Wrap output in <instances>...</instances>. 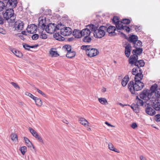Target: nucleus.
Returning a JSON list of instances; mask_svg holds the SVG:
<instances>
[{"instance_id":"3","label":"nucleus","mask_w":160,"mask_h":160,"mask_svg":"<svg viewBox=\"0 0 160 160\" xmlns=\"http://www.w3.org/2000/svg\"><path fill=\"white\" fill-rule=\"evenodd\" d=\"M8 7L7 8H4L6 11L5 12L3 13V18L8 22L10 23L14 22L16 18V15L14 14L13 8Z\"/></svg>"},{"instance_id":"6","label":"nucleus","mask_w":160,"mask_h":160,"mask_svg":"<svg viewBox=\"0 0 160 160\" xmlns=\"http://www.w3.org/2000/svg\"><path fill=\"white\" fill-rule=\"evenodd\" d=\"M112 21L113 23L115 24L116 27L118 30H125L127 32L130 31L129 29L125 26L122 25L121 26H120V21L119 20V18L116 16H114L112 19Z\"/></svg>"},{"instance_id":"44","label":"nucleus","mask_w":160,"mask_h":160,"mask_svg":"<svg viewBox=\"0 0 160 160\" xmlns=\"http://www.w3.org/2000/svg\"><path fill=\"white\" fill-rule=\"evenodd\" d=\"M63 48L65 49L68 52L71 51V46L70 45H65L63 47Z\"/></svg>"},{"instance_id":"55","label":"nucleus","mask_w":160,"mask_h":160,"mask_svg":"<svg viewBox=\"0 0 160 160\" xmlns=\"http://www.w3.org/2000/svg\"><path fill=\"white\" fill-rule=\"evenodd\" d=\"M0 33L3 34H5L6 33V31L2 28H0Z\"/></svg>"},{"instance_id":"5","label":"nucleus","mask_w":160,"mask_h":160,"mask_svg":"<svg viewBox=\"0 0 160 160\" xmlns=\"http://www.w3.org/2000/svg\"><path fill=\"white\" fill-rule=\"evenodd\" d=\"M62 24H58L57 25L54 23H49L45 28V31L49 33H53L57 30H59L60 26H62Z\"/></svg>"},{"instance_id":"8","label":"nucleus","mask_w":160,"mask_h":160,"mask_svg":"<svg viewBox=\"0 0 160 160\" xmlns=\"http://www.w3.org/2000/svg\"><path fill=\"white\" fill-rule=\"evenodd\" d=\"M149 105L152 106L153 108L157 111L160 110V101L158 99L154 98L153 99L151 100V102L147 103Z\"/></svg>"},{"instance_id":"28","label":"nucleus","mask_w":160,"mask_h":160,"mask_svg":"<svg viewBox=\"0 0 160 160\" xmlns=\"http://www.w3.org/2000/svg\"><path fill=\"white\" fill-rule=\"evenodd\" d=\"M143 77V75L142 73L135 75L134 77L135 82H141Z\"/></svg>"},{"instance_id":"14","label":"nucleus","mask_w":160,"mask_h":160,"mask_svg":"<svg viewBox=\"0 0 160 160\" xmlns=\"http://www.w3.org/2000/svg\"><path fill=\"white\" fill-rule=\"evenodd\" d=\"M38 26L41 27L42 29L44 30L46 26L45 25L46 18L44 16L39 17L38 19Z\"/></svg>"},{"instance_id":"10","label":"nucleus","mask_w":160,"mask_h":160,"mask_svg":"<svg viewBox=\"0 0 160 160\" xmlns=\"http://www.w3.org/2000/svg\"><path fill=\"white\" fill-rule=\"evenodd\" d=\"M24 23L22 21L18 20L15 22L14 28L18 32L21 31L23 28Z\"/></svg>"},{"instance_id":"23","label":"nucleus","mask_w":160,"mask_h":160,"mask_svg":"<svg viewBox=\"0 0 160 160\" xmlns=\"http://www.w3.org/2000/svg\"><path fill=\"white\" fill-rule=\"evenodd\" d=\"M142 43L140 40H138L136 42L132 43V45L135 48H141L142 46Z\"/></svg>"},{"instance_id":"59","label":"nucleus","mask_w":160,"mask_h":160,"mask_svg":"<svg viewBox=\"0 0 160 160\" xmlns=\"http://www.w3.org/2000/svg\"><path fill=\"white\" fill-rule=\"evenodd\" d=\"M117 104L120 105L122 107H123L124 106H127V105L129 106V105L128 104H123L120 102H118L117 103Z\"/></svg>"},{"instance_id":"20","label":"nucleus","mask_w":160,"mask_h":160,"mask_svg":"<svg viewBox=\"0 0 160 160\" xmlns=\"http://www.w3.org/2000/svg\"><path fill=\"white\" fill-rule=\"evenodd\" d=\"M130 23V20L128 19H124L122 20V21H120V26H121L123 25V26H125V27L128 28L130 30V28L129 27L127 26L128 24Z\"/></svg>"},{"instance_id":"38","label":"nucleus","mask_w":160,"mask_h":160,"mask_svg":"<svg viewBox=\"0 0 160 160\" xmlns=\"http://www.w3.org/2000/svg\"><path fill=\"white\" fill-rule=\"evenodd\" d=\"M99 102L102 104L106 105L108 104L107 99L104 98H98Z\"/></svg>"},{"instance_id":"13","label":"nucleus","mask_w":160,"mask_h":160,"mask_svg":"<svg viewBox=\"0 0 160 160\" xmlns=\"http://www.w3.org/2000/svg\"><path fill=\"white\" fill-rule=\"evenodd\" d=\"M144 86V83L141 82H135L133 85V88L134 91H139L142 89Z\"/></svg>"},{"instance_id":"56","label":"nucleus","mask_w":160,"mask_h":160,"mask_svg":"<svg viewBox=\"0 0 160 160\" xmlns=\"http://www.w3.org/2000/svg\"><path fill=\"white\" fill-rule=\"evenodd\" d=\"M75 39V38H73V37L69 38H67V41L68 42H70L72 41H73Z\"/></svg>"},{"instance_id":"33","label":"nucleus","mask_w":160,"mask_h":160,"mask_svg":"<svg viewBox=\"0 0 160 160\" xmlns=\"http://www.w3.org/2000/svg\"><path fill=\"white\" fill-rule=\"evenodd\" d=\"M82 41L85 42L89 43L92 40V38L90 36H84L82 39Z\"/></svg>"},{"instance_id":"57","label":"nucleus","mask_w":160,"mask_h":160,"mask_svg":"<svg viewBox=\"0 0 160 160\" xmlns=\"http://www.w3.org/2000/svg\"><path fill=\"white\" fill-rule=\"evenodd\" d=\"M24 140L26 144L31 142L29 140V139L26 137H24Z\"/></svg>"},{"instance_id":"49","label":"nucleus","mask_w":160,"mask_h":160,"mask_svg":"<svg viewBox=\"0 0 160 160\" xmlns=\"http://www.w3.org/2000/svg\"><path fill=\"white\" fill-rule=\"evenodd\" d=\"M23 47L26 50H29L30 45L26 43H24L23 44Z\"/></svg>"},{"instance_id":"64","label":"nucleus","mask_w":160,"mask_h":160,"mask_svg":"<svg viewBox=\"0 0 160 160\" xmlns=\"http://www.w3.org/2000/svg\"><path fill=\"white\" fill-rule=\"evenodd\" d=\"M3 23V19L0 16V24H2Z\"/></svg>"},{"instance_id":"12","label":"nucleus","mask_w":160,"mask_h":160,"mask_svg":"<svg viewBox=\"0 0 160 160\" xmlns=\"http://www.w3.org/2000/svg\"><path fill=\"white\" fill-rule=\"evenodd\" d=\"M99 51L97 49L91 47L87 55L90 57H92L97 55Z\"/></svg>"},{"instance_id":"51","label":"nucleus","mask_w":160,"mask_h":160,"mask_svg":"<svg viewBox=\"0 0 160 160\" xmlns=\"http://www.w3.org/2000/svg\"><path fill=\"white\" fill-rule=\"evenodd\" d=\"M155 120L157 122L160 121V115L157 114L155 116Z\"/></svg>"},{"instance_id":"52","label":"nucleus","mask_w":160,"mask_h":160,"mask_svg":"<svg viewBox=\"0 0 160 160\" xmlns=\"http://www.w3.org/2000/svg\"><path fill=\"white\" fill-rule=\"evenodd\" d=\"M121 34H122L123 35L124 37L125 38L127 39L128 41L130 42V35H128V37H127V38L126 37V35L125 34H124L122 32H121Z\"/></svg>"},{"instance_id":"61","label":"nucleus","mask_w":160,"mask_h":160,"mask_svg":"<svg viewBox=\"0 0 160 160\" xmlns=\"http://www.w3.org/2000/svg\"><path fill=\"white\" fill-rule=\"evenodd\" d=\"M40 142L43 143V140L42 138L41 137L39 138H38V139Z\"/></svg>"},{"instance_id":"24","label":"nucleus","mask_w":160,"mask_h":160,"mask_svg":"<svg viewBox=\"0 0 160 160\" xmlns=\"http://www.w3.org/2000/svg\"><path fill=\"white\" fill-rule=\"evenodd\" d=\"M125 53L127 57H129L130 55V44L129 43L125 46Z\"/></svg>"},{"instance_id":"7","label":"nucleus","mask_w":160,"mask_h":160,"mask_svg":"<svg viewBox=\"0 0 160 160\" xmlns=\"http://www.w3.org/2000/svg\"><path fill=\"white\" fill-rule=\"evenodd\" d=\"M2 2L4 4V8H7L8 7L11 8H15L17 5V0H3Z\"/></svg>"},{"instance_id":"26","label":"nucleus","mask_w":160,"mask_h":160,"mask_svg":"<svg viewBox=\"0 0 160 160\" xmlns=\"http://www.w3.org/2000/svg\"><path fill=\"white\" fill-rule=\"evenodd\" d=\"M129 80V78L128 76L126 75L125 76L124 78L122 79L121 82V84L123 86H125L127 84Z\"/></svg>"},{"instance_id":"21","label":"nucleus","mask_w":160,"mask_h":160,"mask_svg":"<svg viewBox=\"0 0 160 160\" xmlns=\"http://www.w3.org/2000/svg\"><path fill=\"white\" fill-rule=\"evenodd\" d=\"M141 73H142V70L140 68L136 67L133 68L132 70V73L135 76Z\"/></svg>"},{"instance_id":"40","label":"nucleus","mask_w":160,"mask_h":160,"mask_svg":"<svg viewBox=\"0 0 160 160\" xmlns=\"http://www.w3.org/2000/svg\"><path fill=\"white\" fill-rule=\"evenodd\" d=\"M28 129L32 135L34 137L38 134L37 132L31 127H29Z\"/></svg>"},{"instance_id":"53","label":"nucleus","mask_w":160,"mask_h":160,"mask_svg":"<svg viewBox=\"0 0 160 160\" xmlns=\"http://www.w3.org/2000/svg\"><path fill=\"white\" fill-rule=\"evenodd\" d=\"M11 83L15 88H18L19 89H20V87L16 83L14 82H12Z\"/></svg>"},{"instance_id":"2","label":"nucleus","mask_w":160,"mask_h":160,"mask_svg":"<svg viewBox=\"0 0 160 160\" xmlns=\"http://www.w3.org/2000/svg\"><path fill=\"white\" fill-rule=\"evenodd\" d=\"M60 32H57V34H53L54 38L56 40L59 41H63L64 40V38L60 35V33L64 36H69L72 32V30L71 28L68 27H65L63 28H59Z\"/></svg>"},{"instance_id":"54","label":"nucleus","mask_w":160,"mask_h":160,"mask_svg":"<svg viewBox=\"0 0 160 160\" xmlns=\"http://www.w3.org/2000/svg\"><path fill=\"white\" fill-rule=\"evenodd\" d=\"M137 125L136 124V123H135V122H134V123H133L131 126V127L133 129H135L136 128H137Z\"/></svg>"},{"instance_id":"18","label":"nucleus","mask_w":160,"mask_h":160,"mask_svg":"<svg viewBox=\"0 0 160 160\" xmlns=\"http://www.w3.org/2000/svg\"><path fill=\"white\" fill-rule=\"evenodd\" d=\"M72 34L76 38H80L82 36L81 31L79 30L75 29L72 32Z\"/></svg>"},{"instance_id":"50","label":"nucleus","mask_w":160,"mask_h":160,"mask_svg":"<svg viewBox=\"0 0 160 160\" xmlns=\"http://www.w3.org/2000/svg\"><path fill=\"white\" fill-rule=\"evenodd\" d=\"M37 90L38 93L40 94L41 95H42L43 97H47L46 95L44 93L42 92L41 90H40L38 89H37Z\"/></svg>"},{"instance_id":"35","label":"nucleus","mask_w":160,"mask_h":160,"mask_svg":"<svg viewBox=\"0 0 160 160\" xmlns=\"http://www.w3.org/2000/svg\"><path fill=\"white\" fill-rule=\"evenodd\" d=\"M131 28H134L137 32H140L142 29L141 26H138L135 25L131 26Z\"/></svg>"},{"instance_id":"37","label":"nucleus","mask_w":160,"mask_h":160,"mask_svg":"<svg viewBox=\"0 0 160 160\" xmlns=\"http://www.w3.org/2000/svg\"><path fill=\"white\" fill-rule=\"evenodd\" d=\"M53 49L52 48L49 51V53L51 55L52 57H56L59 56V54L58 53L57 51H53Z\"/></svg>"},{"instance_id":"42","label":"nucleus","mask_w":160,"mask_h":160,"mask_svg":"<svg viewBox=\"0 0 160 160\" xmlns=\"http://www.w3.org/2000/svg\"><path fill=\"white\" fill-rule=\"evenodd\" d=\"M20 150L22 154L24 155L27 151V147L25 146H23L21 148Z\"/></svg>"},{"instance_id":"27","label":"nucleus","mask_w":160,"mask_h":160,"mask_svg":"<svg viewBox=\"0 0 160 160\" xmlns=\"http://www.w3.org/2000/svg\"><path fill=\"white\" fill-rule=\"evenodd\" d=\"M11 51L17 57L21 58L22 56V52L18 51L17 50L15 49H12Z\"/></svg>"},{"instance_id":"39","label":"nucleus","mask_w":160,"mask_h":160,"mask_svg":"<svg viewBox=\"0 0 160 160\" xmlns=\"http://www.w3.org/2000/svg\"><path fill=\"white\" fill-rule=\"evenodd\" d=\"M155 97L156 98L158 99L160 98V88H158L155 92Z\"/></svg>"},{"instance_id":"1","label":"nucleus","mask_w":160,"mask_h":160,"mask_svg":"<svg viewBox=\"0 0 160 160\" xmlns=\"http://www.w3.org/2000/svg\"><path fill=\"white\" fill-rule=\"evenodd\" d=\"M93 32L94 36L97 38H101L104 36L106 31V26H102L99 28L98 24H90L87 26Z\"/></svg>"},{"instance_id":"11","label":"nucleus","mask_w":160,"mask_h":160,"mask_svg":"<svg viewBox=\"0 0 160 160\" xmlns=\"http://www.w3.org/2000/svg\"><path fill=\"white\" fill-rule=\"evenodd\" d=\"M143 50L142 48H137L133 50L132 51V55L131 56V58L138 59V56L142 52Z\"/></svg>"},{"instance_id":"41","label":"nucleus","mask_w":160,"mask_h":160,"mask_svg":"<svg viewBox=\"0 0 160 160\" xmlns=\"http://www.w3.org/2000/svg\"><path fill=\"white\" fill-rule=\"evenodd\" d=\"M158 87V85L157 84H155L152 85L150 88V91L152 93V95L153 93H154V92L156 91V90Z\"/></svg>"},{"instance_id":"46","label":"nucleus","mask_w":160,"mask_h":160,"mask_svg":"<svg viewBox=\"0 0 160 160\" xmlns=\"http://www.w3.org/2000/svg\"><path fill=\"white\" fill-rule=\"evenodd\" d=\"M40 38L42 39H46L47 38V35L46 34L42 32L41 34L40 35Z\"/></svg>"},{"instance_id":"43","label":"nucleus","mask_w":160,"mask_h":160,"mask_svg":"<svg viewBox=\"0 0 160 160\" xmlns=\"http://www.w3.org/2000/svg\"><path fill=\"white\" fill-rule=\"evenodd\" d=\"M11 139L13 141H16L18 140V137L15 133H12L11 136Z\"/></svg>"},{"instance_id":"45","label":"nucleus","mask_w":160,"mask_h":160,"mask_svg":"<svg viewBox=\"0 0 160 160\" xmlns=\"http://www.w3.org/2000/svg\"><path fill=\"white\" fill-rule=\"evenodd\" d=\"M25 95L27 96H28L30 97L31 98H32V99L34 100V99L36 97L33 96L32 94L31 93L28 92H25Z\"/></svg>"},{"instance_id":"30","label":"nucleus","mask_w":160,"mask_h":160,"mask_svg":"<svg viewBox=\"0 0 160 160\" xmlns=\"http://www.w3.org/2000/svg\"><path fill=\"white\" fill-rule=\"evenodd\" d=\"M33 100L35 102L36 105L38 106L41 107L42 105V102L39 98L36 97Z\"/></svg>"},{"instance_id":"62","label":"nucleus","mask_w":160,"mask_h":160,"mask_svg":"<svg viewBox=\"0 0 160 160\" xmlns=\"http://www.w3.org/2000/svg\"><path fill=\"white\" fill-rule=\"evenodd\" d=\"M40 142L43 143V140L42 138L41 137L39 138H38V139Z\"/></svg>"},{"instance_id":"47","label":"nucleus","mask_w":160,"mask_h":160,"mask_svg":"<svg viewBox=\"0 0 160 160\" xmlns=\"http://www.w3.org/2000/svg\"><path fill=\"white\" fill-rule=\"evenodd\" d=\"M4 4L2 2L0 1V11H2L4 8Z\"/></svg>"},{"instance_id":"4","label":"nucleus","mask_w":160,"mask_h":160,"mask_svg":"<svg viewBox=\"0 0 160 160\" xmlns=\"http://www.w3.org/2000/svg\"><path fill=\"white\" fill-rule=\"evenodd\" d=\"M152 93L150 90L148 89H144L139 95L140 98L143 99L145 102H151V100L154 98L152 96Z\"/></svg>"},{"instance_id":"22","label":"nucleus","mask_w":160,"mask_h":160,"mask_svg":"<svg viewBox=\"0 0 160 160\" xmlns=\"http://www.w3.org/2000/svg\"><path fill=\"white\" fill-rule=\"evenodd\" d=\"M136 100L137 102V104L139 106H143L144 104H145V103H146L147 105H148L147 103L149 102H145L143 100H142L138 98V97H137Z\"/></svg>"},{"instance_id":"9","label":"nucleus","mask_w":160,"mask_h":160,"mask_svg":"<svg viewBox=\"0 0 160 160\" xmlns=\"http://www.w3.org/2000/svg\"><path fill=\"white\" fill-rule=\"evenodd\" d=\"M138 59L131 58V64L140 68L144 66L145 63L143 60H138Z\"/></svg>"},{"instance_id":"17","label":"nucleus","mask_w":160,"mask_h":160,"mask_svg":"<svg viewBox=\"0 0 160 160\" xmlns=\"http://www.w3.org/2000/svg\"><path fill=\"white\" fill-rule=\"evenodd\" d=\"M145 112L147 114L151 116H153L156 114L155 110L151 107H147L145 109Z\"/></svg>"},{"instance_id":"60","label":"nucleus","mask_w":160,"mask_h":160,"mask_svg":"<svg viewBox=\"0 0 160 160\" xmlns=\"http://www.w3.org/2000/svg\"><path fill=\"white\" fill-rule=\"evenodd\" d=\"M40 142L43 143V140L42 138L41 137L39 138H38V139Z\"/></svg>"},{"instance_id":"32","label":"nucleus","mask_w":160,"mask_h":160,"mask_svg":"<svg viewBox=\"0 0 160 160\" xmlns=\"http://www.w3.org/2000/svg\"><path fill=\"white\" fill-rule=\"evenodd\" d=\"M139 106L136 104H132L131 106V108L133 109V111L136 113H138L139 112Z\"/></svg>"},{"instance_id":"31","label":"nucleus","mask_w":160,"mask_h":160,"mask_svg":"<svg viewBox=\"0 0 160 160\" xmlns=\"http://www.w3.org/2000/svg\"><path fill=\"white\" fill-rule=\"evenodd\" d=\"M138 37L137 35L131 34V43L132 44L138 40Z\"/></svg>"},{"instance_id":"58","label":"nucleus","mask_w":160,"mask_h":160,"mask_svg":"<svg viewBox=\"0 0 160 160\" xmlns=\"http://www.w3.org/2000/svg\"><path fill=\"white\" fill-rule=\"evenodd\" d=\"M26 144L27 146L28 147H31L32 146H33V145L31 142L28 143Z\"/></svg>"},{"instance_id":"16","label":"nucleus","mask_w":160,"mask_h":160,"mask_svg":"<svg viewBox=\"0 0 160 160\" xmlns=\"http://www.w3.org/2000/svg\"><path fill=\"white\" fill-rule=\"evenodd\" d=\"M28 27V29H27L28 32L30 34L35 33L37 31V27L34 24H32L31 26Z\"/></svg>"},{"instance_id":"36","label":"nucleus","mask_w":160,"mask_h":160,"mask_svg":"<svg viewBox=\"0 0 160 160\" xmlns=\"http://www.w3.org/2000/svg\"><path fill=\"white\" fill-rule=\"evenodd\" d=\"M91 47V46L90 45H82L81 47V49L82 50H85L87 54Z\"/></svg>"},{"instance_id":"29","label":"nucleus","mask_w":160,"mask_h":160,"mask_svg":"<svg viewBox=\"0 0 160 160\" xmlns=\"http://www.w3.org/2000/svg\"><path fill=\"white\" fill-rule=\"evenodd\" d=\"M76 55V52L74 51H71L68 52L66 56L68 58H72L75 57Z\"/></svg>"},{"instance_id":"48","label":"nucleus","mask_w":160,"mask_h":160,"mask_svg":"<svg viewBox=\"0 0 160 160\" xmlns=\"http://www.w3.org/2000/svg\"><path fill=\"white\" fill-rule=\"evenodd\" d=\"M39 36L38 34H35L32 36V39L33 40H36L38 39Z\"/></svg>"},{"instance_id":"19","label":"nucleus","mask_w":160,"mask_h":160,"mask_svg":"<svg viewBox=\"0 0 160 160\" xmlns=\"http://www.w3.org/2000/svg\"><path fill=\"white\" fill-rule=\"evenodd\" d=\"M88 26V25H87V27L88 28H85L82 30L81 33L82 34V36H90L91 31L90 29L87 27Z\"/></svg>"},{"instance_id":"15","label":"nucleus","mask_w":160,"mask_h":160,"mask_svg":"<svg viewBox=\"0 0 160 160\" xmlns=\"http://www.w3.org/2000/svg\"><path fill=\"white\" fill-rule=\"evenodd\" d=\"M106 31L110 34V35L114 36L116 35L115 33V31L116 30V28L115 27L110 26L108 28L107 27H106Z\"/></svg>"},{"instance_id":"25","label":"nucleus","mask_w":160,"mask_h":160,"mask_svg":"<svg viewBox=\"0 0 160 160\" xmlns=\"http://www.w3.org/2000/svg\"><path fill=\"white\" fill-rule=\"evenodd\" d=\"M79 122L82 125L85 127H87L88 126L89 124L88 122L84 118H80L79 120Z\"/></svg>"},{"instance_id":"34","label":"nucleus","mask_w":160,"mask_h":160,"mask_svg":"<svg viewBox=\"0 0 160 160\" xmlns=\"http://www.w3.org/2000/svg\"><path fill=\"white\" fill-rule=\"evenodd\" d=\"M108 148L110 150L114 151L116 152H119L117 150L115 149L113 145L110 142H109L108 143Z\"/></svg>"},{"instance_id":"63","label":"nucleus","mask_w":160,"mask_h":160,"mask_svg":"<svg viewBox=\"0 0 160 160\" xmlns=\"http://www.w3.org/2000/svg\"><path fill=\"white\" fill-rule=\"evenodd\" d=\"M105 123L108 126H110V127H114V126H113L111 124H110L108 122H105Z\"/></svg>"}]
</instances>
